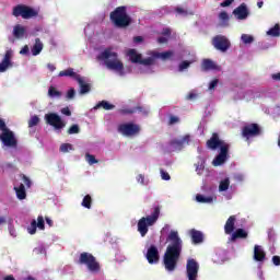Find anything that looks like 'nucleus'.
Segmentation results:
<instances>
[{"instance_id":"obj_60","label":"nucleus","mask_w":280,"mask_h":280,"mask_svg":"<svg viewBox=\"0 0 280 280\" xmlns=\"http://www.w3.org/2000/svg\"><path fill=\"white\" fill-rule=\"evenodd\" d=\"M133 43H143V37L142 36L133 37Z\"/></svg>"},{"instance_id":"obj_48","label":"nucleus","mask_w":280,"mask_h":280,"mask_svg":"<svg viewBox=\"0 0 280 280\" xmlns=\"http://www.w3.org/2000/svg\"><path fill=\"white\" fill-rule=\"evenodd\" d=\"M219 19L220 21H222L223 23H229V13H226V11H222L219 14Z\"/></svg>"},{"instance_id":"obj_36","label":"nucleus","mask_w":280,"mask_h":280,"mask_svg":"<svg viewBox=\"0 0 280 280\" xmlns=\"http://www.w3.org/2000/svg\"><path fill=\"white\" fill-rule=\"evenodd\" d=\"M49 97H62V92L58 91L54 85L48 89Z\"/></svg>"},{"instance_id":"obj_8","label":"nucleus","mask_w":280,"mask_h":280,"mask_svg":"<svg viewBox=\"0 0 280 280\" xmlns=\"http://www.w3.org/2000/svg\"><path fill=\"white\" fill-rule=\"evenodd\" d=\"M12 14L16 18L22 16V19H34V16H38V12L36 10L25 4L15 5Z\"/></svg>"},{"instance_id":"obj_20","label":"nucleus","mask_w":280,"mask_h":280,"mask_svg":"<svg viewBox=\"0 0 280 280\" xmlns=\"http://www.w3.org/2000/svg\"><path fill=\"white\" fill-rule=\"evenodd\" d=\"M188 235H190V240L195 246L205 242V234L196 229L189 230Z\"/></svg>"},{"instance_id":"obj_32","label":"nucleus","mask_w":280,"mask_h":280,"mask_svg":"<svg viewBox=\"0 0 280 280\" xmlns=\"http://www.w3.org/2000/svg\"><path fill=\"white\" fill-rule=\"evenodd\" d=\"M94 108L97 110V108H103L104 110H113L115 108V105L108 103L107 101H101L98 102Z\"/></svg>"},{"instance_id":"obj_29","label":"nucleus","mask_w":280,"mask_h":280,"mask_svg":"<svg viewBox=\"0 0 280 280\" xmlns=\"http://www.w3.org/2000/svg\"><path fill=\"white\" fill-rule=\"evenodd\" d=\"M58 75L59 78H73L75 80V78H78V75L80 74L75 73L73 71V68H68L66 70L60 71Z\"/></svg>"},{"instance_id":"obj_24","label":"nucleus","mask_w":280,"mask_h":280,"mask_svg":"<svg viewBox=\"0 0 280 280\" xmlns=\"http://www.w3.org/2000/svg\"><path fill=\"white\" fill-rule=\"evenodd\" d=\"M174 56V52L172 51H164V52H151V57L153 58V65H156V58H161L162 60H167V58H172Z\"/></svg>"},{"instance_id":"obj_57","label":"nucleus","mask_w":280,"mask_h":280,"mask_svg":"<svg viewBox=\"0 0 280 280\" xmlns=\"http://www.w3.org/2000/svg\"><path fill=\"white\" fill-rule=\"evenodd\" d=\"M137 180L140 185H145V176H143V174H139Z\"/></svg>"},{"instance_id":"obj_10","label":"nucleus","mask_w":280,"mask_h":280,"mask_svg":"<svg viewBox=\"0 0 280 280\" xmlns=\"http://www.w3.org/2000/svg\"><path fill=\"white\" fill-rule=\"evenodd\" d=\"M0 141L5 148H16L19 145V140L14 136V131L10 129H4L0 133Z\"/></svg>"},{"instance_id":"obj_62","label":"nucleus","mask_w":280,"mask_h":280,"mask_svg":"<svg viewBox=\"0 0 280 280\" xmlns=\"http://www.w3.org/2000/svg\"><path fill=\"white\" fill-rule=\"evenodd\" d=\"M47 68L49 69V71H56V66H54V63H48Z\"/></svg>"},{"instance_id":"obj_50","label":"nucleus","mask_w":280,"mask_h":280,"mask_svg":"<svg viewBox=\"0 0 280 280\" xmlns=\"http://www.w3.org/2000/svg\"><path fill=\"white\" fill-rule=\"evenodd\" d=\"M22 180L26 187H32V180L26 175H22Z\"/></svg>"},{"instance_id":"obj_16","label":"nucleus","mask_w":280,"mask_h":280,"mask_svg":"<svg viewBox=\"0 0 280 280\" xmlns=\"http://www.w3.org/2000/svg\"><path fill=\"white\" fill-rule=\"evenodd\" d=\"M145 257L149 264H159V260L161 259V256L159 255V248H156L154 245H151L147 250Z\"/></svg>"},{"instance_id":"obj_51","label":"nucleus","mask_w":280,"mask_h":280,"mask_svg":"<svg viewBox=\"0 0 280 280\" xmlns=\"http://www.w3.org/2000/svg\"><path fill=\"white\" fill-rule=\"evenodd\" d=\"M178 121H180V118H178L176 116H171L168 124H170V126H174V124H178Z\"/></svg>"},{"instance_id":"obj_28","label":"nucleus","mask_w":280,"mask_h":280,"mask_svg":"<svg viewBox=\"0 0 280 280\" xmlns=\"http://www.w3.org/2000/svg\"><path fill=\"white\" fill-rule=\"evenodd\" d=\"M43 47H44V45H43V42L40 40V38H36L35 44L31 48L32 56L40 55V51H43Z\"/></svg>"},{"instance_id":"obj_42","label":"nucleus","mask_w":280,"mask_h":280,"mask_svg":"<svg viewBox=\"0 0 280 280\" xmlns=\"http://www.w3.org/2000/svg\"><path fill=\"white\" fill-rule=\"evenodd\" d=\"M68 135H80V126L79 125H72L68 129Z\"/></svg>"},{"instance_id":"obj_25","label":"nucleus","mask_w":280,"mask_h":280,"mask_svg":"<svg viewBox=\"0 0 280 280\" xmlns=\"http://www.w3.org/2000/svg\"><path fill=\"white\" fill-rule=\"evenodd\" d=\"M246 237H248V232H246L244 229H237L232 233L230 241L235 242L237 240H246Z\"/></svg>"},{"instance_id":"obj_39","label":"nucleus","mask_w":280,"mask_h":280,"mask_svg":"<svg viewBox=\"0 0 280 280\" xmlns=\"http://www.w3.org/2000/svg\"><path fill=\"white\" fill-rule=\"evenodd\" d=\"M85 161H88L89 165H95V163H100V161H97V159H95V155H93L91 153L85 154Z\"/></svg>"},{"instance_id":"obj_30","label":"nucleus","mask_w":280,"mask_h":280,"mask_svg":"<svg viewBox=\"0 0 280 280\" xmlns=\"http://www.w3.org/2000/svg\"><path fill=\"white\" fill-rule=\"evenodd\" d=\"M15 194L19 200H25L27 192L25 191V185L21 184L19 187H14Z\"/></svg>"},{"instance_id":"obj_7","label":"nucleus","mask_w":280,"mask_h":280,"mask_svg":"<svg viewBox=\"0 0 280 280\" xmlns=\"http://www.w3.org/2000/svg\"><path fill=\"white\" fill-rule=\"evenodd\" d=\"M127 56L132 65H143V67H152L154 65V58L148 57L143 59V55L139 54L135 48L129 49Z\"/></svg>"},{"instance_id":"obj_53","label":"nucleus","mask_w":280,"mask_h":280,"mask_svg":"<svg viewBox=\"0 0 280 280\" xmlns=\"http://www.w3.org/2000/svg\"><path fill=\"white\" fill-rule=\"evenodd\" d=\"M8 126L5 125V120L0 118V130L4 132V130H9Z\"/></svg>"},{"instance_id":"obj_21","label":"nucleus","mask_w":280,"mask_h":280,"mask_svg":"<svg viewBox=\"0 0 280 280\" xmlns=\"http://www.w3.org/2000/svg\"><path fill=\"white\" fill-rule=\"evenodd\" d=\"M254 261H266V252L264 250V247H261V245L254 246Z\"/></svg>"},{"instance_id":"obj_46","label":"nucleus","mask_w":280,"mask_h":280,"mask_svg":"<svg viewBox=\"0 0 280 280\" xmlns=\"http://www.w3.org/2000/svg\"><path fill=\"white\" fill-rule=\"evenodd\" d=\"M69 150H73V144L71 143H62L60 145V152L67 153Z\"/></svg>"},{"instance_id":"obj_40","label":"nucleus","mask_w":280,"mask_h":280,"mask_svg":"<svg viewBox=\"0 0 280 280\" xmlns=\"http://www.w3.org/2000/svg\"><path fill=\"white\" fill-rule=\"evenodd\" d=\"M39 121L40 118H38V116L31 117V119L28 120V128H34V126H38Z\"/></svg>"},{"instance_id":"obj_2","label":"nucleus","mask_w":280,"mask_h":280,"mask_svg":"<svg viewBox=\"0 0 280 280\" xmlns=\"http://www.w3.org/2000/svg\"><path fill=\"white\" fill-rule=\"evenodd\" d=\"M96 58L103 60L109 71H116L119 75H124V62L119 60V55L113 51V48H105Z\"/></svg>"},{"instance_id":"obj_34","label":"nucleus","mask_w":280,"mask_h":280,"mask_svg":"<svg viewBox=\"0 0 280 280\" xmlns=\"http://www.w3.org/2000/svg\"><path fill=\"white\" fill-rule=\"evenodd\" d=\"M268 36H272L273 38H277L280 36V25L276 24L273 27H271L268 32H267Z\"/></svg>"},{"instance_id":"obj_11","label":"nucleus","mask_w":280,"mask_h":280,"mask_svg":"<svg viewBox=\"0 0 280 280\" xmlns=\"http://www.w3.org/2000/svg\"><path fill=\"white\" fill-rule=\"evenodd\" d=\"M212 45L214 49H217L218 51H222V54L231 49V40H229V37L224 35H215L212 38Z\"/></svg>"},{"instance_id":"obj_52","label":"nucleus","mask_w":280,"mask_h":280,"mask_svg":"<svg viewBox=\"0 0 280 280\" xmlns=\"http://www.w3.org/2000/svg\"><path fill=\"white\" fill-rule=\"evenodd\" d=\"M235 0H224L223 2L220 3L221 8H229L230 5L233 4Z\"/></svg>"},{"instance_id":"obj_18","label":"nucleus","mask_w":280,"mask_h":280,"mask_svg":"<svg viewBox=\"0 0 280 280\" xmlns=\"http://www.w3.org/2000/svg\"><path fill=\"white\" fill-rule=\"evenodd\" d=\"M12 67V49L5 51L2 62H0V73H5Z\"/></svg>"},{"instance_id":"obj_27","label":"nucleus","mask_w":280,"mask_h":280,"mask_svg":"<svg viewBox=\"0 0 280 280\" xmlns=\"http://www.w3.org/2000/svg\"><path fill=\"white\" fill-rule=\"evenodd\" d=\"M202 71H215L218 70V65L211 59H203L201 63Z\"/></svg>"},{"instance_id":"obj_43","label":"nucleus","mask_w":280,"mask_h":280,"mask_svg":"<svg viewBox=\"0 0 280 280\" xmlns=\"http://www.w3.org/2000/svg\"><path fill=\"white\" fill-rule=\"evenodd\" d=\"M36 229H38V226L36 225V220H33L31 222V226L27 228V232L30 233V235H35Z\"/></svg>"},{"instance_id":"obj_54","label":"nucleus","mask_w":280,"mask_h":280,"mask_svg":"<svg viewBox=\"0 0 280 280\" xmlns=\"http://www.w3.org/2000/svg\"><path fill=\"white\" fill-rule=\"evenodd\" d=\"M218 82H219L218 79L212 80L209 84V90L213 91V89L218 86Z\"/></svg>"},{"instance_id":"obj_33","label":"nucleus","mask_w":280,"mask_h":280,"mask_svg":"<svg viewBox=\"0 0 280 280\" xmlns=\"http://www.w3.org/2000/svg\"><path fill=\"white\" fill-rule=\"evenodd\" d=\"M231 187V179L229 177L222 179L219 184V191H226Z\"/></svg>"},{"instance_id":"obj_41","label":"nucleus","mask_w":280,"mask_h":280,"mask_svg":"<svg viewBox=\"0 0 280 280\" xmlns=\"http://www.w3.org/2000/svg\"><path fill=\"white\" fill-rule=\"evenodd\" d=\"M241 38L245 45H250V43L255 40V38L252 35H247V34H243Z\"/></svg>"},{"instance_id":"obj_19","label":"nucleus","mask_w":280,"mask_h":280,"mask_svg":"<svg viewBox=\"0 0 280 280\" xmlns=\"http://www.w3.org/2000/svg\"><path fill=\"white\" fill-rule=\"evenodd\" d=\"M234 16L238 19V21H244L248 19V7H246V3H242L233 11Z\"/></svg>"},{"instance_id":"obj_9","label":"nucleus","mask_w":280,"mask_h":280,"mask_svg":"<svg viewBox=\"0 0 280 280\" xmlns=\"http://www.w3.org/2000/svg\"><path fill=\"white\" fill-rule=\"evenodd\" d=\"M118 132L124 137H135L141 132V127L135 122H125L118 126Z\"/></svg>"},{"instance_id":"obj_13","label":"nucleus","mask_w":280,"mask_h":280,"mask_svg":"<svg viewBox=\"0 0 280 280\" xmlns=\"http://www.w3.org/2000/svg\"><path fill=\"white\" fill-rule=\"evenodd\" d=\"M206 145L209 150H222V148H230L229 143L224 142V140L220 139V135L218 132H213L211 138L207 140Z\"/></svg>"},{"instance_id":"obj_47","label":"nucleus","mask_w":280,"mask_h":280,"mask_svg":"<svg viewBox=\"0 0 280 280\" xmlns=\"http://www.w3.org/2000/svg\"><path fill=\"white\" fill-rule=\"evenodd\" d=\"M160 174H161V178L162 180H171L172 176H170V173H167V171L161 168L160 170Z\"/></svg>"},{"instance_id":"obj_17","label":"nucleus","mask_w":280,"mask_h":280,"mask_svg":"<svg viewBox=\"0 0 280 280\" xmlns=\"http://www.w3.org/2000/svg\"><path fill=\"white\" fill-rule=\"evenodd\" d=\"M190 139H191V136L186 135L180 140L178 139L171 140L170 145L173 148V150L180 152V150L185 148V143H189Z\"/></svg>"},{"instance_id":"obj_26","label":"nucleus","mask_w":280,"mask_h":280,"mask_svg":"<svg viewBox=\"0 0 280 280\" xmlns=\"http://www.w3.org/2000/svg\"><path fill=\"white\" fill-rule=\"evenodd\" d=\"M143 113V115H148V110H145L143 107L141 106H137L133 108H122L119 109L120 115H133V113Z\"/></svg>"},{"instance_id":"obj_23","label":"nucleus","mask_w":280,"mask_h":280,"mask_svg":"<svg viewBox=\"0 0 280 280\" xmlns=\"http://www.w3.org/2000/svg\"><path fill=\"white\" fill-rule=\"evenodd\" d=\"M75 81L80 86V95H86V93L91 92V84L84 82V79H82L81 75H77Z\"/></svg>"},{"instance_id":"obj_3","label":"nucleus","mask_w":280,"mask_h":280,"mask_svg":"<svg viewBox=\"0 0 280 280\" xmlns=\"http://www.w3.org/2000/svg\"><path fill=\"white\" fill-rule=\"evenodd\" d=\"M109 19L113 25L119 30H126L132 25V18L128 14V7L126 5L117 7L110 12Z\"/></svg>"},{"instance_id":"obj_44","label":"nucleus","mask_w":280,"mask_h":280,"mask_svg":"<svg viewBox=\"0 0 280 280\" xmlns=\"http://www.w3.org/2000/svg\"><path fill=\"white\" fill-rule=\"evenodd\" d=\"M175 12H176V14H179V16H188L189 15V11H187L186 9H184L182 7H176Z\"/></svg>"},{"instance_id":"obj_59","label":"nucleus","mask_w":280,"mask_h":280,"mask_svg":"<svg viewBox=\"0 0 280 280\" xmlns=\"http://www.w3.org/2000/svg\"><path fill=\"white\" fill-rule=\"evenodd\" d=\"M196 97H198V94L190 92L187 96L186 100L191 101V100H196Z\"/></svg>"},{"instance_id":"obj_37","label":"nucleus","mask_w":280,"mask_h":280,"mask_svg":"<svg viewBox=\"0 0 280 280\" xmlns=\"http://www.w3.org/2000/svg\"><path fill=\"white\" fill-rule=\"evenodd\" d=\"M82 207H84L85 209H91L92 205H93V198H91V195H86L83 200H82Z\"/></svg>"},{"instance_id":"obj_12","label":"nucleus","mask_w":280,"mask_h":280,"mask_svg":"<svg viewBox=\"0 0 280 280\" xmlns=\"http://www.w3.org/2000/svg\"><path fill=\"white\" fill-rule=\"evenodd\" d=\"M45 121L48 126L55 128V130H62L67 124L62 121L60 115L56 113H48L45 115Z\"/></svg>"},{"instance_id":"obj_6","label":"nucleus","mask_w":280,"mask_h":280,"mask_svg":"<svg viewBox=\"0 0 280 280\" xmlns=\"http://www.w3.org/2000/svg\"><path fill=\"white\" fill-rule=\"evenodd\" d=\"M79 264L81 266H86L90 272H100V264L93 254L83 252L79 257Z\"/></svg>"},{"instance_id":"obj_63","label":"nucleus","mask_w":280,"mask_h":280,"mask_svg":"<svg viewBox=\"0 0 280 280\" xmlns=\"http://www.w3.org/2000/svg\"><path fill=\"white\" fill-rule=\"evenodd\" d=\"M3 280H16V279L14 278V276L9 275V276L4 277Z\"/></svg>"},{"instance_id":"obj_31","label":"nucleus","mask_w":280,"mask_h":280,"mask_svg":"<svg viewBox=\"0 0 280 280\" xmlns=\"http://www.w3.org/2000/svg\"><path fill=\"white\" fill-rule=\"evenodd\" d=\"M25 28L24 26L18 24L13 27V36L14 38H23L25 36Z\"/></svg>"},{"instance_id":"obj_35","label":"nucleus","mask_w":280,"mask_h":280,"mask_svg":"<svg viewBox=\"0 0 280 280\" xmlns=\"http://www.w3.org/2000/svg\"><path fill=\"white\" fill-rule=\"evenodd\" d=\"M196 200H197V202L211 205V202H213V197H206L203 195H197Z\"/></svg>"},{"instance_id":"obj_64","label":"nucleus","mask_w":280,"mask_h":280,"mask_svg":"<svg viewBox=\"0 0 280 280\" xmlns=\"http://www.w3.org/2000/svg\"><path fill=\"white\" fill-rule=\"evenodd\" d=\"M273 80H279L280 81V72L272 74Z\"/></svg>"},{"instance_id":"obj_58","label":"nucleus","mask_w":280,"mask_h":280,"mask_svg":"<svg viewBox=\"0 0 280 280\" xmlns=\"http://www.w3.org/2000/svg\"><path fill=\"white\" fill-rule=\"evenodd\" d=\"M20 54L22 56H25L27 54H30V46L25 45L21 50H20Z\"/></svg>"},{"instance_id":"obj_1","label":"nucleus","mask_w":280,"mask_h":280,"mask_svg":"<svg viewBox=\"0 0 280 280\" xmlns=\"http://www.w3.org/2000/svg\"><path fill=\"white\" fill-rule=\"evenodd\" d=\"M166 242L170 244L163 256V266L167 272H174L178 268V261H180V255L183 253V240L178 235L177 231H171Z\"/></svg>"},{"instance_id":"obj_45","label":"nucleus","mask_w":280,"mask_h":280,"mask_svg":"<svg viewBox=\"0 0 280 280\" xmlns=\"http://www.w3.org/2000/svg\"><path fill=\"white\" fill-rule=\"evenodd\" d=\"M37 229H39L40 231H45V219L43 218V215H39L37 218Z\"/></svg>"},{"instance_id":"obj_55","label":"nucleus","mask_w":280,"mask_h":280,"mask_svg":"<svg viewBox=\"0 0 280 280\" xmlns=\"http://www.w3.org/2000/svg\"><path fill=\"white\" fill-rule=\"evenodd\" d=\"M62 115H66V117H71V109L69 107L61 108Z\"/></svg>"},{"instance_id":"obj_15","label":"nucleus","mask_w":280,"mask_h":280,"mask_svg":"<svg viewBox=\"0 0 280 280\" xmlns=\"http://www.w3.org/2000/svg\"><path fill=\"white\" fill-rule=\"evenodd\" d=\"M229 148L230 147H222L219 154L213 159L212 165L214 167H220V165H224L226 160L229 159Z\"/></svg>"},{"instance_id":"obj_14","label":"nucleus","mask_w":280,"mask_h":280,"mask_svg":"<svg viewBox=\"0 0 280 280\" xmlns=\"http://www.w3.org/2000/svg\"><path fill=\"white\" fill-rule=\"evenodd\" d=\"M198 270H200V265L194 258H189L186 264V275L188 280L198 279Z\"/></svg>"},{"instance_id":"obj_61","label":"nucleus","mask_w":280,"mask_h":280,"mask_svg":"<svg viewBox=\"0 0 280 280\" xmlns=\"http://www.w3.org/2000/svg\"><path fill=\"white\" fill-rule=\"evenodd\" d=\"M158 43H160V45H163L164 43H167V38H165V37H159V38H158Z\"/></svg>"},{"instance_id":"obj_56","label":"nucleus","mask_w":280,"mask_h":280,"mask_svg":"<svg viewBox=\"0 0 280 280\" xmlns=\"http://www.w3.org/2000/svg\"><path fill=\"white\" fill-rule=\"evenodd\" d=\"M271 261L273 266H280V256H272Z\"/></svg>"},{"instance_id":"obj_49","label":"nucleus","mask_w":280,"mask_h":280,"mask_svg":"<svg viewBox=\"0 0 280 280\" xmlns=\"http://www.w3.org/2000/svg\"><path fill=\"white\" fill-rule=\"evenodd\" d=\"M67 100H73V97H75V89H70L68 92H67V95H66Z\"/></svg>"},{"instance_id":"obj_4","label":"nucleus","mask_w":280,"mask_h":280,"mask_svg":"<svg viewBox=\"0 0 280 280\" xmlns=\"http://www.w3.org/2000/svg\"><path fill=\"white\" fill-rule=\"evenodd\" d=\"M161 215V207L156 206L153 208V211L150 215L142 217L138 221V232L141 237H145L148 232L150 231V226H154L155 222H159V218Z\"/></svg>"},{"instance_id":"obj_38","label":"nucleus","mask_w":280,"mask_h":280,"mask_svg":"<svg viewBox=\"0 0 280 280\" xmlns=\"http://www.w3.org/2000/svg\"><path fill=\"white\" fill-rule=\"evenodd\" d=\"M194 61H188V60H184L179 63L178 66V71L183 72L185 71V69H189V67H191Z\"/></svg>"},{"instance_id":"obj_5","label":"nucleus","mask_w":280,"mask_h":280,"mask_svg":"<svg viewBox=\"0 0 280 280\" xmlns=\"http://www.w3.org/2000/svg\"><path fill=\"white\" fill-rule=\"evenodd\" d=\"M241 135L245 141H250V139H255V137H261V135H264V130L259 124L250 122L242 128Z\"/></svg>"},{"instance_id":"obj_22","label":"nucleus","mask_w":280,"mask_h":280,"mask_svg":"<svg viewBox=\"0 0 280 280\" xmlns=\"http://www.w3.org/2000/svg\"><path fill=\"white\" fill-rule=\"evenodd\" d=\"M235 222H237V218L235 215H231L224 225L225 235H231L233 231H235Z\"/></svg>"}]
</instances>
